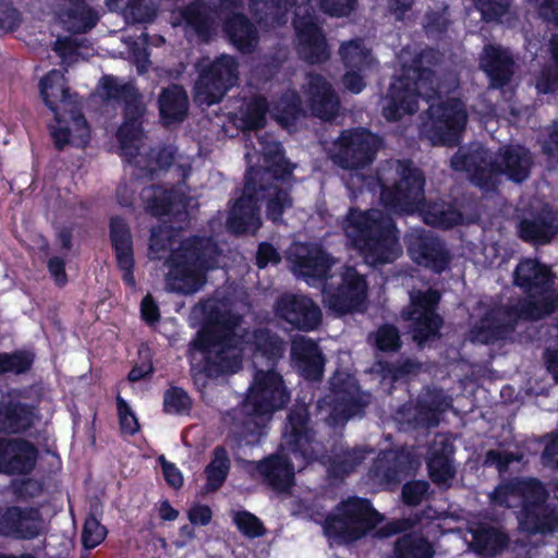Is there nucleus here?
<instances>
[{
    "label": "nucleus",
    "mask_w": 558,
    "mask_h": 558,
    "mask_svg": "<svg viewBox=\"0 0 558 558\" xmlns=\"http://www.w3.org/2000/svg\"><path fill=\"white\" fill-rule=\"evenodd\" d=\"M364 181L367 189H379L380 202L389 213L383 214L375 208L367 211L351 209L343 222L344 233L366 264L393 263L401 256L402 247L390 213L418 209L424 201L425 179L411 162L390 160L380 166L376 178Z\"/></svg>",
    "instance_id": "nucleus-1"
},
{
    "label": "nucleus",
    "mask_w": 558,
    "mask_h": 558,
    "mask_svg": "<svg viewBox=\"0 0 558 558\" xmlns=\"http://www.w3.org/2000/svg\"><path fill=\"white\" fill-rule=\"evenodd\" d=\"M192 315L204 327L190 349L193 363L204 362L209 375L235 373L241 368V352L254 353V365L269 364L280 357L284 343L267 330L248 333L240 327L241 317L232 312L229 300L211 299L193 308Z\"/></svg>",
    "instance_id": "nucleus-2"
},
{
    "label": "nucleus",
    "mask_w": 558,
    "mask_h": 558,
    "mask_svg": "<svg viewBox=\"0 0 558 558\" xmlns=\"http://www.w3.org/2000/svg\"><path fill=\"white\" fill-rule=\"evenodd\" d=\"M267 169L247 171L243 195L232 206L227 227L233 233H254L260 227L257 202L259 194L267 198V216L278 221L282 213L291 207L288 191L279 183L292 173L293 167L281 156V147L275 140L259 138Z\"/></svg>",
    "instance_id": "nucleus-3"
},
{
    "label": "nucleus",
    "mask_w": 558,
    "mask_h": 558,
    "mask_svg": "<svg viewBox=\"0 0 558 558\" xmlns=\"http://www.w3.org/2000/svg\"><path fill=\"white\" fill-rule=\"evenodd\" d=\"M315 5L329 15L345 16L353 11L355 0H250L257 22L270 27L284 24L288 8H293L299 54L310 63H320L329 58V50L317 17L312 13Z\"/></svg>",
    "instance_id": "nucleus-4"
},
{
    "label": "nucleus",
    "mask_w": 558,
    "mask_h": 558,
    "mask_svg": "<svg viewBox=\"0 0 558 558\" xmlns=\"http://www.w3.org/2000/svg\"><path fill=\"white\" fill-rule=\"evenodd\" d=\"M514 282L529 294V301L510 311L493 310L473 328V341L488 343L504 338L513 328L517 318L537 319L558 306V292L551 289L550 270L537 260H521L514 271Z\"/></svg>",
    "instance_id": "nucleus-5"
},
{
    "label": "nucleus",
    "mask_w": 558,
    "mask_h": 558,
    "mask_svg": "<svg viewBox=\"0 0 558 558\" xmlns=\"http://www.w3.org/2000/svg\"><path fill=\"white\" fill-rule=\"evenodd\" d=\"M167 260L166 289L181 294H193L206 282V271L216 266L217 246L210 239H183L169 228L154 229L149 243L151 258Z\"/></svg>",
    "instance_id": "nucleus-6"
},
{
    "label": "nucleus",
    "mask_w": 558,
    "mask_h": 558,
    "mask_svg": "<svg viewBox=\"0 0 558 558\" xmlns=\"http://www.w3.org/2000/svg\"><path fill=\"white\" fill-rule=\"evenodd\" d=\"M400 76L391 84L388 95L383 100V114L389 121L400 120L405 114H413L421 100L429 101L456 89L459 81L450 74L441 83L434 78L429 68L437 61V53L429 49L421 53L410 47L399 56Z\"/></svg>",
    "instance_id": "nucleus-7"
},
{
    "label": "nucleus",
    "mask_w": 558,
    "mask_h": 558,
    "mask_svg": "<svg viewBox=\"0 0 558 558\" xmlns=\"http://www.w3.org/2000/svg\"><path fill=\"white\" fill-rule=\"evenodd\" d=\"M308 414L305 405L296 404L288 416L281 454L255 464L256 472L276 490H286L294 480V471L304 468L312 451Z\"/></svg>",
    "instance_id": "nucleus-8"
},
{
    "label": "nucleus",
    "mask_w": 558,
    "mask_h": 558,
    "mask_svg": "<svg viewBox=\"0 0 558 558\" xmlns=\"http://www.w3.org/2000/svg\"><path fill=\"white\" fill-rule=\"evenodd\" d=\"M530 153L521 146H509L500 149L494 158L482 146L460 149L451 159V167L458 171H466L472 181L482 189L489 190L495 185V178L505 174L514 182L524 181L531 169Z\"/></svg>",
    "instance_id": "nucleus-9"
},
{
    "label": "nucleus",
    "mask_w": 558,
    "mask_h": 558,
    "mask_svg": "<svg viewBox=\"0 0 558 558\" xmlns=\"http://www.w3.org/2000/svg\"><path fill=\"white\" fill-rule=\"evenodd\" d=\"M40 96L54 113L56 124L51 135L58 148L65 145L83 147L88 143L90 131L76 100L69 93L62 72L52 70L39 83Z\"/></svg>",
    "instance_id": "nucleus-10"
},
{
    "label": "nucleus",
    "mask_w": 558,
    "mask_h": 558,
    "mask_svg": "<svg viewBox=\"0 0 558 558\" xmlns=\"http://www.w3.org/2000/svg\"><path fill=\"white\" fill-rule=\"evenodd\" d=\"M547 494L543 485L534 480H515L500 485L493 494V501L499 506L514 507L522 502L518 515L519 527L527 533L558 531V513L543 505Z\"/></svg>",
    "instance_id": "nucleus-11"
},
{
    "label": "nucleus",
    "mask_w": 558,
    "mask_h": 558,
    "mask_svg": "<svg viewBox=\"0 0 558 558\" xmlns=\"http://www.w3.org/2000/svg\"><path fill=\"white\" fill-rule=\"evenodd\" d=\"M241 0H219V11L211 13L202 4H193L173 13V24L192 29L207 39L216 26V19H226L225 28L233 45L243 52H248L257 44V35L250 22L234 10Z\"/></svg>",
    "instance_id": "nucleus-12"
},
{
    "label": "nucleus",
    "mask_w": 558,
    "mask_h": 558,
    "mask_svg": "<svg viewBox=\"0 0 558 558\" xmlns=\"http://www.w3.org/2000/svg\"><path fill=\"white\" fill-rule=\"evenodd\" d=\"M289 400L290 395L280 374L271 368L257 369L241 410L246 418H238L236 425L253 433L260 428L265 417L282 409Z\"/></svg>",
    "instance_id": "nucleus-13"
},
{
    "label": "nucleus",
    "mask_w": 558,
    "mask_h": 558,
    "mask_svg": "<svg viewBox=\"0 0 558 558\" xmlns=\"http://www.w3.org/2000/svg\"><path fill=\"white\" fill-rule=\"evenodd\" d=\"M381 521L368 501L350 498L340 504L335 513L327 518L324 531L327 536L350 542L362 537Z\"/></svg>",
    "instance_id": "nucleus-14"
},
{
    "label": "nucleus",
    "mask_w": 558,
    "mask_h": 558,
    "mask_svg": "<svg viewBox=\"0 0 558 558\" xmlns=\"http://www.w3.org/2000/svg\"><path fill=\"white\" fill-rule=\"evenodd\" d=\"M238 68L236 60L228 54H222L215 60L202 59L197 64L199 76L195 84V101L206 106L219 102L236 84Z\"/></svg>",
    "instance_id": "nucleus-15"
},
{
    "label": "nucleus",
    "mask_w": 558,
    "mask_h": 558,
    "mask_svg": "<svg viewBox=\"0 0 558 558\" xmlns=\"http://www.w3.org/2000/svg\"><path fill=\"white\" fill-rule=\"evenodd\" d=\"M468 114L459 99L430 105L423 134L433 145H453L466 124Z\"/></svg>",
    "instance_id": "nucleus-16"
},
{
    "label": "nucleus",
    "mask_w": 558,
    "mask_h": 558,
    "mask_svg": "<svg viewBox=\"0 0 558 558\" xmlns=\"http://www.w3.org/2000/svg\"><path fill=\"white\" fill-rule=\"evenodd\" d=\"M118 138L128 161L149 173L169 167L173 160V154L168 148L147 154L148 147L143 142L140 124L123 123L118 131Z\"/></svg>",
    "instance_id": "nucleus-17"
},
{
    "label": "nucleus",
    "mask_w": 558,
    "mask_h": 558,
    "mask_svg": "<svg viewBox=\"0 0 558 558\" xmlns=\"http://www.w3.org/2000/svg\"><path fill=\"white\" fill-rule=\"evenodd\" d=\"M380 147V140L364 129L344 131L332 155L335 163L343 169L357 170L369 165Z\"/></svg>",
    "instance_id": "nucleus-18"
},
{
    "label": "nucleus",
    "mask_w": 558,
    "mask_h": 558,
    "mask_svg": "<svg viewBox=\"0 0 558 558\" xmlns=\"http://www.w3.org/2000/svg\"><path fill=\"white\" fill-rule=\"evenodd\" d=\"M410 299L411 304L403 312V317L411 323L413 339L422 344L429 337L436 335L440 327L441 320L435 313L440 295L436 290L428 289L425 292L413 291Z\"/></svg>",
    "instance_id": "nucleus-19"
},
{
    "label": "nucleus",
    "mask_w": 558,
    "mask_h": 558,
    "mask_svg": "<svg viewBox=\"0 0 558 558\" xmlns=\"http://www.w3.org/2000/svg\"><path fill=\"white\" fill-rule=\"evenodd\" d=\"M366 299V283L355 269L347 267L341 275V284L337 290L323 289L325 307L336 315H343L360 310Z\"/></svg>",
    "instance_id": "nucleus-20"
},
{
    "label": "nucleus",
    "mask_w": 558,
    "mask_h": 558,
    "mask_svg": "<svg viewBox=\"0 0 558 558\" xmlns=\"http://www.w3.org/2000/svg\"><path fill=\"white\" fill-rule=\"evenodd\" d=\"M48 524L36 508L0 509V535L14 539H34L45 535Z\"/></svg>",
    "instance_id": "nucleus-21"
},
{
    "label": "nucleus",
    "mask_w": 558,
    "mask_h": 558,
    "mask_svg": "<svg viewBox=\"0 0 558 558\" xmlns=\"http://www.w3.org/2000/svg\"><path fill=\"white\" fill-rule=\"evenodd\" d=\"M288 259L292 271L302 277L307 284L316 286L327 278L335 260L330 258L319 246L294 243L290 250Z\"/></svg>",
    "instance_id": "nucleus-22"
},
{
    "label": "nucleus",
    "mask_w": 558,
    "mask_h": 558,
    "mask_svg": "<svg viewBox=\"0 0 558 558\" xmlns=\"http://www.w3.org/2000/svg\"><path fill=\"white\" fill-rule=\"evenodd\" d=\"M275 312L279 318L304 331L314 330L322 323L320 308L304 295H282L276 302Z\"/></svg>",
    "instance_id": "nucleus-23"
},
{
    "label": "nucleus",
    "mask_w": 558,
    "mask_h": 558,
    "mask_svg": "<svg viewBox=\"0 0 558 558\" xmlns=\"http://www.w3.org/2000/svg\"><path fill=\"white\" fill-rule=\"evenodd\" d=\"M303 97L311 112L323 120L335 118L339 111L338 95L332 85L320 74L310 73L306 75Z\"/></svg>",
    "instance_id": "nucleus-24"
},
{
    "label": "nucleus",
    "mask_w": 558,
    "mask_h": 558,
    "mask_svg": "<svg viewBox=\"0 0 558 558\" xmlns=\"http://www.w3.org/2000/svg\"><path fill=\"white\" fill-rule=\"evenodd\" d=\"M408 251L411 258L418 265L440 272L448 266L449 255L444 244L424 231H412L407 236Z\"/></svg>",
    "instance_id": "nucleus-25"
},
{
    "label": "nucleus",
    "mask_w": 558,
    "mask_h": 558,
    "mask_svg": "<svg viewBox=\"0 0 558 558\" xmlns=\"http://www.w3.org/2000/svg\"><path fill=\"white\" fill-rule=\"evenodd\" d=\"M37 451L27 441L0 439V472L27 473L36 462Z\"/></svg>",
    "instance_id": "nucleus-26"
},
{
    "label": "nucleus",
    "mask_w": 558,
    "mask_h": 558,
    "mask_svg": "<svg viewBox=\"0 0 558 558\" xmlns=\"http://www.w3.org/2000/svg\"><path fill=\"white\" fill-rule=\"evenodd\" d=\"M291 353L295 367L304 378L317 380L322 377L324 359L315 341L300 336L292 341Z\"/></svg>",
    "instance_id": "nucleus-27"
},
{
    "label": "nucleus",
    "mask_w": 558,
    "mask_h": 558,
    "mask_svg": "<svg viewBox=\"0 0 558 558\" xmlns=\"http://www.w3.org/2000/svg\"><path fill=\"white\" fill-rule=\"evenodd\" d=\"M111 242L116 250L118 266L122 278L130 287H135L133 276V245L129 227L121 218H113L110 223Z\"/></svg>",
    "instance_id": "nucleus-28"
},
{
    "label": "nucleus",
    "mask_w": 558,
    "mask_h": 558,
    "mask_svg": "<svg viewBox=\"0 0 558 558\" xmlns=\"http://www.w3.org/2000/svg\"><path fill=\"white\" fill-rule=\"evenodd\" d=\"M480 65L490 78L494 87L506 85L514 72L511 54L500 46H485L480 59Z\"/></svg>",
    "instance_id": "nucleus-29"
},
{
    "label": "nucleus",
    "mask_w": 558,
    "mask_h": 558,
    "mask_svg": "<svg viewBox=\"0 0 558 558\" xmlns=\"http://www.w3.org/2000/svg\"><path fill=\"white\" fill-rule=\"evenodd\" d=\"M102 96L108 99H122L125 102L126 121L124 123L138 124L137 120L145 112V105L131 84H123L117 77L105 76L101 80Z\"/></svg>",
    "instance_id": "nucleus-30"
},
{
    "label": "nucleus",
    "mask_w": 558,
    "mask_h": 558,
    "mask_svg": "<svg viewBox=\"0 0 558 558\" xmlns=\"http://www.w3.org/2000/svg\"><path fill=\"white\" fill-rule=\"evenodd\" d=\"M451 454V444L445 436H437L427 465L430 478L439 486H449L454 476Z\"/></svg>",
    "instance_id": "nucleus-31"
},
{
    "label": "nucleus",
    "mask_w": 558,
    "mask_h": 558,
    "mask_svg": "<svg viewBox=\"0 0 558 558\" xmlns=\"http://www.w3.org/2000/svg\"><path fill=\"white\" fill-rule=\"evenodd\" d=\"M471 548L481 556H495L507 545L508 537L498 527L481 523L469 529Z\"/></svg>",
    "instance_id": "nucleus-32"
},
{
    "label": "nucleus",
    "mask_w": 558,
    "mask_h": 558,
    "mask_svg": "<svg viewBox=\"0 0 558 558\" xmlns=\"http://www.w3.org/2000/svg\"><path fill=\"white\" fill-rule=\"evenodd\" d=\"M141 198L145 209L154 216H163L170 213H180L184 207L182 198H177L173 191L161 186H149L142 190Z\"/></svg>",
    "instance_id": "nucleus-33"
},
{
    "label": "nucleus",
    "mask_w": 558,
    "mask_h": 558,
    "mask_svg": "<svg viewBox=\"0 0 558 558\" xmlns=\"http://www.w3.org/2000/svg\"><path fill=\"white\" fill-rule=\"evenodd\" d=\"M69 8L59 13L63 26L72 33H85L94 27L98 13L90 9L83 0H66Z\"/></svg>",
    "instance_id": "nucleus-34"
},
{
    "label": "nucleus",
    "mask_w": 558,
    "mask_h": 558,
    "mask_svg": "<svg viewBox=\"0 0 558 558\" xmlns=\"http://www.w3.org/2000/svg\"><path fill=\"white\" fill-rule=\"evenodd\" d=\"M187 107V96L178 85L165 89L160 95V116L167 125L182 121L186 116Z\"/></svg>",
    "instance_id": "nucleus-35"
},
{
    "label": "nucleus",
    "mask_w": 558,
    "mask_h": 558,
    "mask_svg": "<svg viewBox=\"0 0 558 558\" xmlns=\"http://www.w3.org/2000/svg\"><path fill=\"white\" fill-rule=\"evenodd\" d=\"M339 54L347 70L368 72L376 65L371 49L361 39L342 43Z\"/></svg>",
    "instance_id": "nucleus-36"
},
{
    "label": "nucleus",
    "mask_w": 558,
    "mask_h": 558,
    "mask_svg": "<svg viewBox=\"0 0 558 558\" xmlns=\"http://www.w3.org/2000/svg\"><path fill=\"white\" fill-rule=\"evenodd\" d=\"M558 231V218L549 210L534 219H525L520 223V235L525 241L548 242Z\"/></svg>",
    "instance_id": "nucleus-37"
},
{
    "label": "nucleus",
    "mask_w": 558,
    "mask_h": 558,
    "mask_svg": "<svg viewBox=\"0 0 558 558\" xmlns=\"http://www.w3.org/2000/svg\"><path fill=\"white\" fill-rule=\"evenodd\" d=\"M283 128L290 129L294 121L304 113L301 99L294 90H287L269 110Z\"/></svg>",
    "instance_id": "nucleus-38"
},
{
    "label": "nucleus",
    "mask_w": 558,
    "mask_h": 558,
    "mask_svg": "<svg viewBox=\"0 0 558 558\" xmlns=\"http://www.w3.org/2000/svg\"><path fill=\"white\" fill-rule=\"evenodd\" d=\"M435 550L432 544L421 535H404L396 542V558H433Z\"/></svg>",
    "instance_id": "nucleus-39"
},
{
    "label": "nucleus",
    "mask_w": 558,
    "mask_h": 558,
    "mask_svg": "<svg viewBox=\"0 0 558 558\" xmlns=\"http://www.w3.org/2000/svg\"><path fill=\"white\" fill-rule=\"evenodd\" d=\"M33 424V413L26 407L15 404L0 411V430L17 433Z\"/></svg>",
    "instance_id": "nucleus-40"
},
{
    "label": "nucleus",
    "mask_w": 558,
    "mask_h": 558,
    "mask_svg": "<svg viewBox=\"0 0 558 558\" xmlns=\"http://www.w3.org/2000/svg\"><path fill=\"white\" fill-rule=\"evenodd\" d=\"M230 469V460L226 450L218 447L214 450L213 459L205 469L207 490L218 489L227 478Z\"/></svg>",
    "instance_id": "nucleus-41"
},
{
    "label": "nucleus",
    "mask_w": 558,
    "mask_h": 558,
    "mask_svg": "<svg viewBox=\"0 0 558 558\" xmlns=\"http://www.w3.org/2000/svg\"><path fill=\"white\" fill-rule=\"evenodd\" d=\"M110 10H119L126 20L132 22H149L155 16V9L147 5L145 0H111Z\"/></svg>",
    "instance_id": "nucleus-42"
},
{
    "label": "nucleus",
    "mask_w": 558,
    "mask_h": 558,
    "mask_svg": "<svg viewBox=\"0 0 558 558\" xmlns=\"http://www.w3.org/2000/svg\"><path fill=\"white\" fill-rule=\"evenodd\" d=\"M553 62L543 69L535 78V87L538 93H553L558 88V34L551 38Z\"/></svg>",
    "instance_id": "nucleus-43"
},
{
    "label": "nucleus",
    "mask_w": 558,
    "mask_h": 558,
    "mask_svg": "<svg viewBox=\"0 0 558 558\" xmlns=\"http://www.w3.org/2000/svg\"><path fill=\"white\" fill-rule=\"evenodd\" d=\"M424 221L440 228H450L462 221L461 214L450 205L435 204L424 213Z\"/></svg>",
    "instance_id": "nucleus-44"
},
{
    "label": "nucleus",
    "mask_w": 558,
    "mask_h": 558,
    "mask_svg": "<svg viewBox=\"0 0 558 558\" xmlns=\"http://www.w3.org/2000/svg\"><path fill=\"white\" fill-rule=\"evenodd\" d=\"M268 106L265 98L251 99L245 109L240 112V120L244 129L253 130L264 126Z\"/></svg>",
    "instance_id": "nucleus-45"
},
{
    "label": "nucleus",
    "mask_w": 558,
    "mask_h": 558,
    "mask_svg": "<svg viewBox=\"0 0 558 558\" xmlns=\"http://www.w3.org/2000/svg\"><path fill=\"white\" fill-rule=\"evenodd\" d=\"M365 458V450L353 449L338 456L329 465L328 472L335 477L351 473L354 468Z\"/></svg>",
    "instance_id": "nucleus-46"
},
{
    "label": "nucleus",
    "mask_w": 558,
    "mask_h": 558,
    "mask_svg": "<svg viewBox=\"0 0 558 558\" xmlns=\"http://www.w3.org/2000/svg\"><path fill=\"white\" fill-rule=\"evenodd\" d=\"M233 522L236 527L247 537H258L264 535L265 527L260 520L247 511H239L233 515Z\"/></svg>",
    "instance_id": "nucleus-47"
},
{
    "label": "nucleus",
    "mask_w": 558,
    "mask_h": 558,
    "mask_svg": "<svg viewBox=\"0 0 558 558\" xmlns=\"http://www.w3.org/2000/svg\"><path fill=\"white\" fill-rule=\"evenodd\" d=\"M163 407L167 413L182 414L191 408V400L182 389L171 388L165 393Z\"/></svg>",
    "instance_id": "nucleus-48"
},
{
    "label": "nucleus",
    "mask_w": 558,
    "mask_h": 558,
    "mask_svg": "<svg viewBox=\"0 0 558 558\" xmlns=\"http://www.w3.org/2000/svg\"><path fill=\"white\" fill-rule=\"evenodd\" d=\"M106 534L107 531L99 521L95 517H88L82 533L83 545L86 548H95L105 539Z\"/></svg>",
    "instance_id": "nucleus-49"
},
{
    "label": "nucleus",
    "mask_w": 558,
    "mask_h": 558,
    "mask_svg": "<svg viewBox=\"0 0 558 558\" xmlns=\"http://www.w3.org/2000/svg\"><path fill=\"white\" fill-rule=\"evenodd\" d=\"M355 403L353 397H338V403L333 405L331 413L327 417L329 425L337 426L347 422L351 416L355 414L353 410Z\"/></svg>",
    "instance_id": "nucleus-50"
},
{
    "label": "nucleus",
    "mask_w": 558,
    "mask_h": 558,
    "mask_svg": "<svg viewBox=\"0 0 558 558\" xmlns=\"http://www.w3.org/2000/svg\"><path fill=\"white\" fill-rule=\"evenodd\" d=\"M486 21L499 20L508 12L509 0H474Z\"/></svg>",
    "instance_id": "nucleus-51"
},
{
    "label": "nucleus",
    "mask_w": 558,
    "mask_h": 558,
    "mask_svg": "<svg viewBox=\"0 0 558 558\" xmlns=\"http://www.w3.org/2000/svg\"><path fill=\"white\" fill-rule=\"evenodd\" d=\"M32 359L24 353H0V374L5 372L23 373L29 368Z\"/></svg>",
    "instance_id": "nucleus-52"
},
{
    "label": "nucleus",
    "mask_w": 558,
    "mask_h": 558,
    "mask_svg": "<svg viewBox=\"0 0 558 558\" xmlns=\"http://www.w3.org/2000/svg\"><path fill=\"white\" fill-rule=\"evenodd\" d=\"M375 341L381 351H395L400 347L399 332L393 326L380 327L375 335Z\"/></svg>",
    "instance_id": "nucleus-53"
},
{
    "label": "nucleus",
    "mask_w": 558,
    "mask_h": 558,
    "mask_svg": "<svg viewBox=\"0 0 558 558\" xmlns=\"http://www.w3.org/2000/svg\"><path fill=\"white\" fill-rule=\"evenodd\" d=\"M118 414L120 418V425L125 434L133 435L140 429V424L135 414L131 411L129 404L121 398H117Z\"/></svg>",
    "instance_id": "nucleus-54"
},
{
    "label": "nucleus",
    "mask_w": 558,
    "mask_h": 558,
    "mask_svg": "<svg viewBox=\"0 0 558 558\" xmlns=\"http://www.w3.org/2000/svg\"><path fill=\"white\" fill-rule=\"evenodd\" d=\"M428 489V484L423 481H415L404 485L402 489V497L408 505H417L425 497Z\"/></svg>",
    "instance_id": "nucleus-55"
},
{
    "label": "nucleus",
    "mask_w": 558,
    "mask_h": 558,
    "mask_svg": "<svg viewBox=\"0 0 558 558\" xmlns=\"http://www.w3.org/2000/svg\"><path fill=\"white\" fill-rule=\"evenodd\" d=\"M425 402L428 405L429 412H432V416L426 420L422 418V422L428 426L437 424V421L434 417L436 412H442L451 405V400L440 392H436L434 396H430L429 400H426Z\"/></svg>",
    "instance_id": "nucleus-56"
},
{
    "label": "nucleus",
    "mask_w": 558,
    "mask_h": 558,
    "mask_svg": "<svg viewBox=\"0 0 558 558\" xmlns=\"http://www.w3.org/2000/svg\"><path fill=\"white\" fill-rule=\"evenodd\" d=\"M366 73L367 72L347 70L345 74L343 75L344 87L353 94L361 93L365 87L364 78Z\"/></svg>",
    "instance_id": "nucleus-57"
},
{
    "label": "nucleus",
    "mask_w": 558,
    "mask_h": 558,
    "mask_svg": "<svg viewBox=\"0 0 558 558\" xmlns=\"http://www.w3.org/2000/svg\"><path fill=\"white\" fill-rule=\"evenodd\" d=\"M514 459L519 458L514 457L512 453L490 450L486 454L485 464L496 466L499 471H502Z\"/></svg>",
    "instance_id": "nucleus-58"
},
{
    "label": "nucleus",
    "mask_w": 558,
    "mask_h": 558,
    "mask_svg": "<svg viewBox=\"0 0 558 558\" xmlns=\"http://www.w3.org/2000/svg\"><path fill=\"white\" fill-rule=\"evenodd\" d=\"M280 260L278 252L269 244L262 243L257 251V265L259 268L268 264H277Z\"/></svg>",
    "instance_id": "nucleus-59"
},
{
    "label": "nucleus",
    "mask_w": 558,
    "mask_h": 558,
    "mask_svg": "<svg viewBox=\"0 0 558 558\" xmlns=\"http://www.w3.org/2000/svg\"><path fill=\"white\" fill-rule=\"evenodd\" d=\"M539 14L547 21L558 24V0H534Z\"/></svg>",
    "instance_id": "nucleus-60"
},
{
    "label": "nucleus",
    "mask_w": 558,
    "mask_h": 558,
    "mask_svg": "<svg viewBox=\"0 0 558 558\" xmlns=\"http://www.w3.org/2000/svg\"><path fill=\"white\" fill-rule=\"evenodd\" d=\"M161 460L163 475L167 482L174 488H179L183 484L181 472L171 463L167 462L163 458Z\"/></svg>",
    "instance_id": "nucleus-61"
},
{
    "label": "nucleus",
    "mask_w": 558,
    "mask_h": 558,
    "mask_svg": "<svg viewBox=\"0 0 558 558\" xmlns=\"http://www.w3.org/2000/svg\"><path fill=\"white\" fill-rule=\"evenodd\" d=\"M189 519L193 524H207L211 519V510L207 506L197 505L189 511Z\"/></svg>",
    "instance_id": "nucleus-62"
},
{
    "label": "nucleus",
    "mask_w": 558,
    "mask_h": 558,
    "mask_svg": "<svg viewBox=\"0 0 558 558\" xmlns=\"http://www.w3.org/2000/svg\"><path fill=\"white\" fill-rule=\"evenodd\" d=\"M142 316L148 323H154L159 318V311L150 295H146L141 305Z\"/></svg>",
    "instance_id": "nucleus-63"
},
{
    "label": "nucleus",
    "mask_w": 558,
    "mask_h": 558,
    "mask_svg": "<svg viewBox=\"0 0 558 558\" xmlns=\"http://www.w3.org/2000/svg\"><path fill=\"white\" fill-rule=\"evenodd\" d=\"M542 459L545 465L558 468V436L547 444Z\"/></svg>",
    "instance_id": "nucleus-64"
}]
</instances>
